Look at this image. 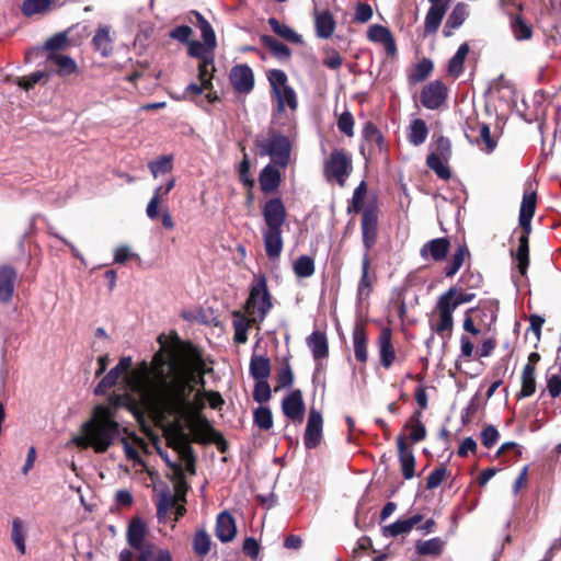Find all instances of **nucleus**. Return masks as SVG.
Segmentation results:
<instances>
[{
    "mask_svg": "<svg viewBox=\"0 0 561 561\" xmlns=\"http://www.w3.org/2000/svg\"><path fill=\"white\" fill-rule=\"evenodd\" d=\"M199 363L171 354L165 357L162 352L154 354L150 364L142 362L126 375L129 389L138 396L142 405L160 415L179 419L178 427L184 436L180 421H184L197 439H204L213 431L208 420L201 414L204 402L197 396L191 400Z\"/></svg>",
    "mask_w": 561,
    "mask_h": 561,
    "instance_id": "nucleus-1",
    "label": "nucleus"
},
{
    "mask_svg": "<svg viewBox=\"0 0 561 561\" xmlns=\"http://www.w3.org/2000/svg\"><path fill=\"white\" fill-rule=\"evenodd\" d=\"M115 410L111 405H96L70 443L82 449L92 448L96 454L105 453L126 432L115 420Z\"/></svg>",
    "mask_w": 561,
    "mask_h": 561,
    "instance_id": "nucleus-2",
    "label": "nucleus"
},
{
    "mask_svg": "<svg viewBox=\"0 0 561 561\" xmlns=\"http://www.w3.org/2000/svg\"><path fill=\"white\" fill-rule=\"evenodd\" d=\"M264 227L262 237L264 249L270 260H276L283 251V226L287 218L286 207L279 197L268 199L263 208Z\"/></svg>",
    "mask_w": 561,
    "mask_h": 561,
    "instance_id": "nucleus-3",
    "label": "nucleus"
},
{
    "mask_svg": "<svg viewBox=\"0 0 561 561\" xmlns=\"http://www.w3.org/2000/svg\"><path fill=\"white\" fill-rule=\"evenodd\" d=\"M267 80L271 85L272 93L276 99L277 113H284L287 107L290 111H296L298 107L297 94L288 84L287 75L280 69H271L267 72Z\"/></svg>",
    "mask_w": 561,
    "mask_h": 561,
    "instance_id": "nucleus-4",
    "label": "nucleus"
},
{
    "mask_svg": "<svg viewBox=\"0 0 561 561\" xmlns=\"http://www.w3.org/2000/svg\"><path fill=\"white\" fill-rule=\"evenodd\" d=\"M272 308L266 277L260 275L252 282L250 295L245 304L247 313L251 321H263Z\"/></svg>",
    "mask_w": 561,
    "mask_h": 561,
    "instance_id": "nucleus-5",
    "label": "nucleus"
},
{
    "mask_svg": "<svg viewBox=\"0 0 561 561\" xmlns=\"http://www.w3.org/2000/svg\"><path fill=\"white\" fill-rule=\"evenodd\" d=\"M261 156H268L274 165L286 168L290 158V141L288 137L278 133L271 131L265 139H256Z\"/></svg>",
    "mask_w": 561,
    "mask_h": 561,
    "instance_id": "nucleus-6",
    "label": "nucleus"
},
{
    "mask_svg": "<svg viewBox=\"0 0 561 561\" xmlns=\"http://www.w3.org/2000/svg\"><path fill=\"white\" fill-rule=\"evenodd\" d=\"M148 528L140 518L133 519L127 528V542L138 552V561H149L153 553V545L147 540Z\"/></svg>",
    "mask_w": 561,
    "mask_h": 561,
    "instance_id": "nucleus-7",
    "label": "nucleus"
},
{
    "mask_svg": "<svg viewBox=\"0 0 561 561\" xmlns=\"http://www.w3.org/2000/svg\"><path fill=\"white\" fill-rule=\"evenodd\" d=\"M350 170L351 160L342 150L333 151L324 167L327 178L335 179L341 186L345 184Z\"/></svg>",
    "mask_w": 561,
    "mask_h": 561,
    "instance_id": "nucleus-8",
    "label": "nucleus"
},
{
    "mask_svg": "<svg viewBox=\"0 0 561 561\" xmlns=\"http://www.w3.org/2000/svg\"><path fill=\"white\" fill-rule=\"evenodd\" d=\"M448 91L446 85L435 80L426 84L421 92V103L425 108L437 110L446 101Z\"/></svg>",
    "mask_w": 561,
    "mask_h": 561,
    "instance_id": "nucleus-9",
    "label": "nucleus"
},
{
    "mask_svg": "<svg viewBox=\"0 0 561 561\" xmlns=\"http://www.w3.org/2000/svg\"><path fill=\"white\" fill-rule=\"evenodd\" d=\"M378 229V211L375 207L369 206L363 210L362 216V237L365 252L374 247L377 240Z\"/></svg>",
    "mask_w": 561,
    "mask_h": 561,
    "instance_id": "nucleus-10",
    "label": "nucleus"
},
{
    "mask_svg": "<svg viewBox=\"0 0 561 561\" xmlns=\"http://www.w3.org/2000/svg\"><path fill=\"white\" fill-rule=\"evenodd\" d=\"M229 80L233 90L241 94L250 93L254 88V75L248 65H237L231 68Z\"/></svg>",
    "mask_w": 561,
    "mask_h": 561,
    "instance_id": "nucleus-11",
    "label": "nucleus"
},
{
    "mask_svg": "<svg viewBox=\"0 0 561 561\" xmlns=\"http://www.w3.org/2000/svg\"><path fill=\"white\" fill-rule=\"evenodd\" d=\"M322 426L323 420L321 413L316 409H311L304 435V443L307 449H313L321 443Z\"/></svg>",
    "mask_w": 561,
    "mask_h": 561,
    "instance_id": "nucleus-12",
    "label": "nucleus"
},
{
    "mask_svg": "<svg viewBox=\"0 0 561 561\" xmlns=\"http://www.w3.org/2000/svg\"><path fill=\"white\" fill-rule=\"evenodd\" d=\"M131 364L133 362L130 357L121 358L118 364L113 367L98 383L94 389L95 394H103L115 386L117 380L130 369Z\"/></svg>",
    "mask_w": 561,
    "mask_h": 561,
    "instance_id": "nucleus-13",
    "label": "nucleus"
},
{
    "mask_svg": "<svg viewBox=\"0 0 561 561\" xmlns=\"http://www.w3.org/2000/svg\"><path fill=\"white\" fill-rule=\"evenodd\" d=\"M284 414L291 421H302L305 404L300 390H294L287 394L282 402Z\"/></svg>",
    "mask_w": 561,
    "mask_h": 561,
    "instance_id": "nucleus-14",
    "label": "nucleus"
},
{
    "mask_svg": "<svg viewBox=\"0 0 561 561\" xmlns=\"http://www.w3.org/2000/svg\"><path fill=\"white\" fill-rule=\"evenodd\" d=\"M367 38L373 43L382 44L387 55H394L397 51L394 38L388 27L373 24L368 27Z\"/></svg>",
    "mask_w": 561,
    "mask_h": 561,
    "instance_id": "nucleus-15",
    "label": "nucleus"
},
{
    "mask_svg": "<svg viewBox=\"0 0 561 561\" xmlns=\"http://www.w3.org/2000/svg\"><path fill=\"white\" fill-rule=\"evenodd\" d=\"M397 447L399 451L402 474L404 479L410 480L414 477L415 458L412 449L407 446L405 437L403 435L398 436Z\"/></svg>",
    "mask_w": 561,
    "mask_h": 561,
    "instance_id": "nucleus-16",
    "label": "nucleus"
},
{
    "mask_svg": "<svg viewBox=\"0 0 561 561\" xmlns=\"http://www.w3.org/2000/svg\"><path fill=\"white\" fill-rule=\"evenodd\" d=\"M449 247L450 243L447 238L433 239L423 244L420 255L424 260L432 257L434 261H443L449 251Z\"/></svg>",
    "mask_w": 561,
    "mask_h": 561,
    "instance_id": "nucleus-17",
    "label": "nucleus"
},
{
    "mask_svg": "<svg viewBox=\"0 0 561 561\" xmlns=\"http://www.w3.org/2000/svg\"><path fill=\"white\" fill-rule=\"evenodd\" d=\"M16 280V271L10 265L0 266V302L11 300Z\"/></svg>",
    "mask_w": 561,
    "mask_h": 561,
    "instance_id": "nucleus-18",
    "label": "nucleus"
},
{
    "mask_svg": "<svg viewBox=\"0 0 561 561\" xmlns=\"http://www.w3.org/2000/svg\"><path fill=\"white\" fill-rule=\"evenodd\" d=\"M237 534L234 518L228 512H221L217 517L215 535L221 542L231 541Z\"/></svg>",
    "mask_w": 561,
    "mask_h": 561,
    "instance_id": "nucleus-19",
    "label": "nucleus"
},
{
    "mask_svg": "<svg viewBox=\"0 0 561 561\" xmlns=\"http://www.w3.org/2000/svg\"><path fill=\"white\" fill-rule=\"evenodd\" d=\"M47 65L56 67V73L66 77L77 72L78 66L73 58L59 51L49 53L47 56Z\"/></svg>",
    "mask_w": 561,
    "mask_h": 561,
    "instance_id": "nucleus-20",
    "label": "nucleus"
},
{
    "mask_svg": "<svg viewBox=\"0 0 561 561\" xmlns=\"http://www.w3.org/2000/svg\"><path fill=\"white\" fill-rule=\"evenodd\" d=\"M370 261L367 252L362 260V275L357 286V301L363 302L373 291L374 276L369 275Z\"/></svg>",
    "mask_w": 561,
    "mask_h": 561,
    "instance_id": "nucleus-21",
    "label": "nucleus"
},
{
    "mask_svg": "<svg viewBox=\"0 0 561 561\" xmlns=\"http://www.w3.org/2000/svg\"><path fill=\"white\" fill-rule=\"evenodd\" d=\"M391 330L389 328H383L378 339L380 364L386 369L392 365L396 358V352L391 343Z\"/></svg>",
    "mask_w": 561,
    "mask_h": 561,
    "instance_id": "nucleus-22",
    "label": "nucleus"
},
{
    "mask_svg": "<svg viewBox=\"0 0 561 561\" xmlns=\"http://www.w3.org/2000/svg\"><path fill=\"white\" fill-rule=\"evenodd\" d=\"M423 520L421 514H415L407 519H399L382 529V535L387 538L398 537L403 534L410 533L414 526Z\"/></svg>",
    "mask_w": 561,
    "mask_h": 561,
    "instance_id": "nucleus-23",
    "label": "nucleus"
},
{
    "mask_svg": "<svg viewBox=\"0 0 561 561\" xmlns=\"http://www.w3.org/2000/svg\"><path fill=\"white\" fill-rule=\"evenodd\" d=\"M536 210V193H525L519 209V225L523 230L530 233L531 219Z\"/></svg>",
    "mask_w": 561,
    "mask_h": 561,
    "instance_id": "nucleus-24",
    "label": "nucleus"
},
{
    "mask_svg": "<svg viewBox=\"0 0 561 561\" xmlns=\"http://www.w3.org/2000/svg\"><path fill=\"white\" fill-rule=\"evenodd\" d=\"M316 34L320 38H330L335 30V20L328 10L314 12Z\"/></svg>",
    "mask_w": 561,
    "mask_h": 561,
    "instance_id": "nucleus-25",
    "label": "nucleus"
},
{
    "mask_svg": "<svg viewBox=\"0 0 561 561\" xmlns=\"http://www.w3.org/2000/svg\"><path fill=\"white\" fill-rule=\"evenodd\" d=\"M92 44L95 50L101 54V56H110L113 51V38L111 36L110 26H100L93 36Z\"/></svg>",
    "mask_w": 561,
    "mask_h": 561,
    "instance_id": "nucleus-26",
    "label": "nucleus"
},
{
    "mask_svg": "<svg viewBox=\"0 0 561 561\" xmlns=\"http://www.w3.org/2000/svg\"><path fill=\"white\" fill-rule=\"evenodd\" d=\"M280 184V172L267 164L260 173V186L264 193L275 192Z\"/></svg>",
    "mask_w": 561,
    "mask_h": 561,
    "instance_id": "nucleus-27",
    "label": "nucleus"
},
{
    "mask_svg": "<svg viewBox=\"0 0 561 561\" xmlns=\"http://www.w3.org/2000/svg\"><path fill=\"white\" fill-rule=\"evenodd\" d=\"M307 344L311 350L314 359H322L329 354L328 340L324 333L313 331L307 339Z\"/></svg>",
    "mask_w": 561,
    "mask_h": 561,
    "instance_id": "nucleus-28",
    "label": "nucleus"
},
{
    "mask_svg": "<svg viewBox=\"0 0 561 561\" xmlns=\"http://www.w3.org/2000/svg\"><path fill=\"white\" fill-rule=\"evenodd\" d=\"M271 374V362L264 355H253L250 360V375L254 380H267Z\"/></svg>",
    "mask_w": 561,
    "mask_h": 561,
    "instance_id": "nucleus-29",
    "label": "nucleus"
},
{
    "mask_svg": "<svg viewBox=\"0 0 561 561\" xmlns=\"http://www.w3.org/2000/svg\"><path fill=\"white\" fill-rule=\"evenodd\" d=\"M446 10H447L446 4L431 5V8L428 9V11L426 13L425 21H424L425 34H432L438 30V27L442 23V20L446 13Z\"/></svg>",
    "mask_w": 561,
    "mask_h": 561,
    "instance_id": "nucleus-30",
    "label": "nucleus"
},
{
    "mask_svg": "<svg viewBox=\"0 0 561 561\" xmlns=\"http://www.w3.org/2000/svg\"><path fill=\"white\" fill-rule=\"evenodd\" d=\"M528 234L526 230L518 237V248L513 253L517 261V268L522 275H525L529 265V245Z\"/></svg>",
    "mask_w": 561,
    "mask_h": 561,
    "instance_id": "nucleus-31",
    "label": "nucleus"
},
{
    "mask_svg": "<svg viewBox=\"0 0 561 561\" xmlns=\"http://www.w3.org/2000/svg\"><path fill=\"white\" fill-rule=\"evenodd\" d=\"M436 308L439 314V321L435 324L433 330L443 335L444 332L450 330L453 328V312L454 310L445 301L437 300Z\"/></svg>",
    "mask_w": 561,
    "mask_h": 561,
    "instance_id": "nucleus-32",
    "label": "nucleus"
},
{
    "mask_svg": "<svg viewBox=\"0 0 561 561\" xmlns=\"http://www.w3.org/2000/svg\"><path fill=\"white\" fill-rule=\"evenodd\" d=\"M261 42L280 61L289 60L291 51L289 47L283 44L282 42L277 41L271 35H262Z\"/></svg>",
    "mask_w": 561,
    "mask_h": 561,
    "instance_id": "nucleus-33",
    "label": "nucleus"
},
{
    "mask_svg": "<svg viewBox=\"0 0 561 561\" xmlns=\"http://www.w3.org/2000/svg\"><path fill=\"white\" fill-rule=\"evenodd\" d=\"M267 22L273 32L278 36L283 37L284 39L294 44L302 43V37L298 33H296L289 25L282 24L276 18H270Z\"/></svg>",
    "mask_w": 561,
    "mask_h": 561,
    "instance_id": "nucleus-34",
    "label": "nucleus"
},
{
    "mask_svg": "<svg viewBox=\"0 0 561 561\" xmlns=\"http://www.w3.org/2000/svg\"><path fill=\"white\" fill-rule=\"evenodd\" d=\"M353 346L354 355L360 363H366L368 358L367 354V339L364 328L356 327L353 331Z\"/></svg>",
    "mask_w": 561,
    "mask_h": 561,
    "instance_id": "nucleus-35",
    "label": "nucleus"
},
{
    "mask_svg": "<svg viewBox=\"0 0 561 561\" xmlns=\"http://www.w3.org/2000/svg\"><path fill=\"white\" fill-rule=\"evenodd\" d=\"M192 14L196 18V23L201 30L202 38L209 48H216L217 41L216 34L209 22L197 11H192Z\"/></svg>",
    "mask_w": 561,
    "mask_h": 561,
    "instance_id": "nucleus-36",
    "label": "nucleus"
},
{
    "mask_svg": "<svg viewBox=\"0 0 561 561\" xmlns=\"http://www.w3.org/2000/svg\"><path fill=\"white\" fill-rule=\"evenodd\" d=\"M474 298L473 294L459 293L455 287L449 288L446 293L439 296L440 301L447 302V305L454 311L462 304L469 302Z\"/></svg>",
    "mask_w": 561,
    "mask_h": 561,
    "instance_id": "nucleus-37",
    "label": "nucleus"
},
{
    "mask_svg": "<svg viewBox=\"0 0 561 561\" xmlns=\"http://www.w3.org/2000/svg\"><path fill=\"white\" fill-rule=\"evenodd\" d=\"M469 53V46L467 43L461 44L456 54L451 57L448 64V73L455 78H458L463 71V62Z\"/></svg>",
    "mask_w": 561,
    "mask_h": 561,
    "instance_id": "nucleus-38",
    "label": "nucleus"
},
{
    "mask_svg": "<svg viewBox=\"0 0 561 561\" xmlns=\"http://www.w3.org/2000/svg\"><path fill=\"white\" fill-rule=\"evenodd\" d=\"M445 541L439 537H434L425 541H417L416 552L420 556H439L444 549Z\"/></svg>",
    "mask_w": 561,
    "mask_h": 561,
    "instance_id": "nucleus-39",
    "label": "nucleus"
},
{
    "mask_svg": "<svg viewBox=\"0 0 561 561\" xmlns=\"http://www.w3.org/2000/svg\"><path fill=\"white\" fill-rule=\"evenodd\" d=\"M214 50L215 48H209L205 43H201L197 41L188 42L187 51L188 55L195 58H198L199 61H205L206 64L214 62Z\"/></svg>",
    "mask_w": 561,
    "mask_h": 561,
    "instance_id": "nucleus-40",
    "label": "nucleus"
},
{
    "mask_svg": "<svg viewBox=\"0 0 561 561\" xmlns=\"http://www.w3.org/2000/svg\"><path fill=\"white\" fill-rule=\"evenodd\" d=\"M536 368H531V366H525L522 373V388L518 393V398H527L535 393L536 391Z\"/></svg>",
    "mask_w": 561,
    "mask_h": 561,
    "instance_id": "nucleus-41",
    "label": "nucleus"
},
{
    "mask_svg": "<svg viewBox=\"0 0 561 561\" xmlns=\"http://www.w3.org/2000/svg\"><path fill=\"white\" fill-rule=\"evenodd\" d=\"M448 158H442L438 153H430L426 159L427 167L435 172V174L442 180H449L451 172L445 164Z\"/></svg>",
    "mask_w": 561,
    "mask_h": 561,
    "instance_id": "nucleus-42",
    "label": "nucleus"
},
{
    "mask_svg": "<svg viewBox=\"0 0 561 561\" xmlns=\"http://www.w3.org/2000/svg\"><path fill=\"white\" fill-rule=\"evenodd\" d=\"M25 538L26 529L24 523L20 518H14L12 520L11 539L21 554H24L26 550Z\"/></svg>",
    "mask_w": 561,
    "mask_h": 561,
    "instance_id": "nucleus-43",
    "label": "nucleus"
},
{
    "mask_svg": "<svg viewBox=\"0 0 561 561\" xmlns=\"http://www.w3.org/2000/svg\"><path fill=\"white\" fill-rule=\"evenodd\" d=\"M178 497L171 492H162L159 495L157 503V517L159 520H164L170 510L176 506Z\"/></svg>",
    "mask_w": 561,
    "mask_h": 561,
    "instance_id": "nucleus-44",
    "label": "nucleus"
},
{
    "mask_svg": "<svg viewBox=\"0 0 561 561\" xmlns=\"http://www.w3.org/2000/svg\"><path fill=\"white\" fill-rule=\"evenodd\" d=\"M428 129L423 119H414L410 126L409 141L414 146L422 145L427 137Z\"/></svg>",
    "mask_w": 561,
    "mask_h": 561,
    "instance_id": "nucleus-45",
    "label": "nucleus"
},
{
    "mask_svg": "<svg viewBox=\"0 0 561 561\" xmlns=\"http://www.w3.org/2000/svg\"><path fill=\"white\" fill-rule=\"evenodd\" d=\"M407 427H410V438L412 442L417 443L425 438L426 430L424 424L421 422V411H415L410 417Z\"/></svg>",
    "mask_w": 561,
    "mask_h": 561,
    "instance_id": "nucleus-46",
    "label": "nucleus"
},
{
    "mask_svg": "<svg viewBox=\"0 0 561 561\" xmlns=\"http://www.w3.org/2000/svg\"><path fill=\"white\" fill-rule=\"evenodd\" d=\"M211 539L210 536L204 530H198L193 537V549L198 557H205L210 551Z\"/></svg>",
    "mask_w": 561,
    "mask_h": 561,
    "instance_id": "nucleus-47",
    "label": "nucleus"
},
{
    "mask_svg": "<svg viewBox=\"0 0 561 561\" xmlns=\"http://www.w3.org/2000/svg\"><path fill=\"white\" fill-rule=\"evenodd\" d=\"M234 317L237 319L233 321V328H234V337H233V340L238 344H243L248 340L247 332H248L250 322H252V321L248 320L247 318L241 316L240 312H234Z\"/></svg>",
    "mask_w": 561,
    "mask_h": 561,
    "instance_id": "nucleus-48",
    "label": "nucleus"
},
{
    "mask_svg": "<svg viewBox=\"0 0 561 561\" xmlns=\"http://www.w3.org/2000/svg\"><path fill=\"white\" fill-rule=\"evenodd\" d=\"M294 272L298 277H310L314 273V261L308 255H300L294 263Z\"/></svg>",
    "mask_w": 561,
    "mask_h": 561,
    "instance_id": "nucleus-49",
    "label": "nucleus"
},
{
    "mask_svg": "<svg viewBox=\"0 0 561 561\" xmlns=\"http://www.w3.org/2000/svg\"><path fill=\"white\" fill-rule=\"evenodd\" d=\"M363 137L370 146H376L381 150L383 137L379 129L371 122H366L363 128Z\"/></svg>",
    "mask_w": 561,
    "mask_h": 561,
    "instance_id": "nucleus-50",
    "label": "nucleus"
},
{
    "mask_svg": "<svg viewBox=\"0 0 561 561\" xmlns=\"http://www.w3.org/2000/svg\"><path fill=\"white\" fill-rule=\"evenodd\" d=\"M254 424L261 430L268 431L273 427V416L270 408L259 407L253 412Z\"/></svg>",
    "mask_w": 561,
    "mask_h": 561,
    "instance_id": "nucleus-51",
    "label": "nucleus"
},
{
    "mask_svg": "<svg viewBox=\"0 0 561 561\" xmlns=\"http://www.w3.org/2000/svg\"><path fill=\"white\" fill-rule=\"evenodd\" d=\"M467 254H468V250L465 245L459 247L456 250V252L454 253V255L451 257V261L445 267V275L447 277L454 276L460 270V267L462 266V264L465 262V257Z\"/></svg>",
    "mask_w": 561,
    "mask_h": 561,
    "instance_id": "nucleus-52",
    "label": "nucleus"
},
{
    "mask_svg": "<svg viewBox=\"0 0 561 561\" xmlns=\"http://www.w3.org/2000/svg\"><path fill=\"white\" fill-rule=\"evenodd\" d=\"M172 156H161L157 160L149 162L148 167L153 175L158 178L160 174H164L172 170Z\"/></svg>",
    "mask_w": 561,
    "mask_h": 561,
    "instance_id": "nucleus-53",
    "label": "nucleus"
},
{
    "mask_svg": "<svg viewBox=\"0 0 561 561\" xmlns=\"http://www.w3.org/2000/svg\"><path fill=\"white\" fill-rule=\"evenodd\" d=\"M511 25L516 39L523 41L529 39L531 37V27L526 22H524L519 15L516 14V16L512 20Z\"/></svg>",
    "mask_w": 561,
    "mask_h": 561,
    "instance_id": "nucleus-54",
    "label": "nucleus"
},
{
    "mask_svg": "<svg viewBox=\"0 0 561 561\" xmlns=\"http://www.w3.org/2000/svg\"><path fill=\"white\" fill-rule=\"evenodd\" d=\"M50 3V0H24L21 9L23 14L31 16L45 11Z\"/></svg>",
    "mask_w": 561,
    "mask_h": 561,
    "instance_id": "nucleus-55",
    "label": "nucleus"
},
{
    "mask_svg": "<svg viewBox=\"0 0 561 561\" xmlns=\"http://www.w3.org/2000/svg\"><path fill=\"white\" fill-rule=\"evenodd\" d=\"M215 71V66L213 64H206L205 61H199L198 64V80L204 83V88L206 90H211L213 87V72Z\"/></svg>",
    "mask_w": 561,
    "mask_h": 561,
    "instance_id": "nucleus-56",
    "label": "nucleus"
},
{
    "mask_svg": "<svg viewBox=\"0 0 561 561\" xmlns=\"http://www.w3.org/2000/svg\"><path fill=\"white\" fill-rule=\"evenodd\" d=\"M167 194H163V186H158L154 192H153V195L152 197L150 198L148 205H147V208H146V215L148 216L149 219L153 220L158 217L159 215V203H160V199L165 196Z\"/></svg>",
    "mask_w": 561,
    "mask_h": 561,
    "instance_id": "nucleus-57",
    "label": "nucleus"
},
{
    "mask_svg": "<svg viewBox=\"0 0 561 561\" xmlns=\"http://www.w3.org/2000/svg\"><path fill=\"white\" fill-rule=\"evenodd\" d=\"M467 18V8L465 4H457L450 13L446 26L451 28L459 27Z\"/></svg>",
    "mask_w": 561,
    "mask_h": 561,
    "instance_id": "nucleus-58",
    "label": "nucleus"
},
{
    "mask_svg": "<svg viewBox=\"0 0 561 561\" xmlns=\"http://www.w3.org/2000/svg\"><path fill=\"white\" fill-rule=\"evenodd\" d=\"M253 399L259 403L267 402L271 399V388L267 380H255Z\"/></svg>",
    "mask_w": 561,
    "mask_h": 561,
    "instance_id": "nucleus-59",
    "label": "nucleus"
},
{
    "mask_svg": "<svg viewBox=\"0 0 561 561\" xmlns=\"http://www.w3.org/2000/svg\"><path fill=\"white\" fill-rule=\"evenodd\" d=\"M48 75L45 71H35L32 72L28 76H24L18 79V84L22 89L28 91L32 89L36 83H38L43 79H47Z\"/></svg>",
    "mask_w": 561,
    "mask_h": 561,
    "instance_id": "nucleus-60",
    "label": "nucleus"
},
{
    "mask_svg": "<svg viewBox=\"0 0 561 561\" xmlns=\"http://www.w3.org/2000/svg\"><path fill=\"white\" fill-rule=\"evenodd\" d=\"M481 443L486 448H492L499 440L500 433L493 425L485 426L481 432Z\"/></svg>",
    "mask_w": 561,
    "mask_h": 561,
    "instance_id": "nucleus-61",
    "label": "nucleus"
},
{
    "mask_svg": "<svg viewBox=\"0 0 561 561\" xmlns=\"http://www.w3.org/2000/svg\"><path fill=\"white\" fill-rule=\"evenodd\" d=\"M366 194V184L364 181L355 188L352 197V205L348 207V211L358 213L364 203V197Z\"/></svg>",
    "mask_w": 561,
    "mask_h": 561,
    "instance_id": "nucleus-62",
    "label": "nucleus"
},
{
    "mask_svg": "<svg viewBox=\"0 0 561 561\" xmlns=\"http://www.w3.org/2000/svg\"><path fill=\"white\" fill-rule=\"evenodd\" d=\"M337 128L346 136L354 135V118L350 112H343L337 119Z\"/></svg>",
    "mask_w": 561,
    "mask_h": 561,
    "instance_id": "nucleus-63",
    "label": "nucleus"
},
{
    "mask_svg": "<svg viewBox=\"0 0 561 561\" xmlns=\"http://www.w3.org/2000/svg\"><path fill=\"white\" fill-rule=\"evenodd\" d=\"M68 38L65 33H58L48 38L45 43V49L49 53L59 51L67 45Z\"/></svg>",
    "mask_w": 561,
    "mask_h": 561,
    "instance_id": "nucleus-64",
    "label": "nucleus"
}]
</instances>
